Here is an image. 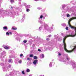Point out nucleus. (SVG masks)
<instances>
[{
	"label": "nucleus",
	"mask_w": 76,
	"mask_h": 76,
	"mask_svg": "<svg viewBox=\"0 0 76 76\" xmlns=\"http://www.w3.org/2000/svg\"><path fill=\"white\" fill-rule=\"evenodd\" d=\"M20 1H21V0H19Z\"/></svg>",
	"instance_id": "50"
},
{
	"label": "nucleus",
	"mask_w": 76,
	"mask_h": 76,
	"mask_svg": "<svg viewBox=\"0 0 76 76\" xmlns=\"http://www.w3.org/2000/svg\"><path fill=\"white\" fill-rule=\"evenodd\" d=\"M33 56H34V55H33V54H31L30 55V57H32Z\"/></svg>",
	"instance_id": "20"
},
{
	"label": "nucleus",
	"mask_w": 76,
	"mask_h": 76,
	"mask_svg": "<svg viewBox=\"0 0 76 76\" xmlns=\"http://www.w3.org/2000/svg\"><path fill=\"white\" fill-rule=\"evenodd\" d=\"M43 1H46V0H41Z\"/></svg>",
	"instance_id": "42"
},
{
	"label": "nucleus",
	"mask_w": 76,
	"mask_h": 76,
	"mask_svg": "<svg viewBox=\"0 0 76 76\" xmlns=\"http://www.w3.org/2000/svg\"><path fill=\"white\" fill-rule=\"evenodd\" d=\"M19 4H20V2H19Z\"/></svg>",
	"instance_id": "52"
},
{
	"label": "nucleus",
	"mask_w": 76,
	"mask_h": 76,
	"mask_svg": "<svg viewBox=\"0 0 76 76\" xmlns=\"http://www.w3.org/2000/svg\"><path fill=\"white\" fill-rule=\"evenodd\" d=\"M16 13H17V12L16 13V12H14L13 13V15H16Z\"/></svg>",
	"instance_id": "27"
},
{
	"label": "nucleus",
	"mask_w": 76,
	"mask_h": 76,
	"mask_svg": "<svg viewBox=\"0 0 76 76\" xmlns=\"http://www.w3.org/2000/svg\"><path fill=\"white\" fill-rule=\"evenodd\" d=\"M12 29L13 30H16L17 29V28H14V27H12Z\"/></svg>",
	"instance_id": "12"
},
{
	"label": "nucleus",
	"mask_w": 76,
	"mask_h": 76,
	"mask_svg": "<svg viewBox=\"0 0 76 76\" xmlns=\"http://www.w3.org/2000/svg\"><path fill=\"white\" fill-rule=\"evenodd\" d=\"M25 15L24 14L23 16V19H25Z\"/></svg>",
	"instance_id": "18"
},
{
	"label": "nucleus",
	"mask_w": 76,
	"mask_h": 76,
	"mask_svg": "<svg viewBox=\"0 0 76 76\" xmlns=\"http://www.w3.org/2000/svg\"><path fill=\"white\" fill-rule=\"evenodd\" d=\"M41 57H44V55L42 54L41 55Z\"/></svg>",
	"instance_id": "15"
},
{
	"label": "nucleus",
	"mask_w": 76,
	"mask_h": 76,
	"mask_svg": "<svg viewBox=\"0 0 76 76\" xmlns=\"http://www.w3.org/2000/svg\"><path fill=\"white\" fill-rule=\"evenodd\" d=\"M25 20V18H22V19L21 20V22H23Z\"/></svg>",
	"instance_id": "9"
},
{
	"label": "nucleus",
	"mask_w": 76,
	"mask_h": 76,
	"mask_svg": "<svg viewBox=\"0 0 76 76\" xmlns=\"http://www.w3.org/2000/svg\"><path fill=\"white\" fill-rule=\"evenodd\" d=\"M64 24H61L62 26H64V25H64Z\"/></svg>",
	"instance_id": "45"
},
{
	"label": "nucleus",
	"mask_w": 76,
	"mask_h": 76,
	"mask_svg": "<svg viewBox=\"0 0 76 76\" xmlns=\"http://www.w3.org/2000/svg\"><path fill=\"white\" fill-rule=\"evenodd\" d=\"M44 15H45V17H48V15L44 13Z\"/></svg>",
	"instance_id": "23"
},
{
	"label": "nucleus",
	"mask_w": 76,
	"mask_h": 76,
	"mask_svg": "<svg viewBox=\"0 0 76 76\" xmlns=\"http://www.w3.org/2000/svg\"><path fill=\"white\" fill-rule=\"evenodd\" d=\"M18 63L20 64H21V63H22V61L21 60L19 61H18Z\"/></svg>",
	"instance_id": "21"
},
{
	"label": "nucleus",
	"mask_w": 76,
	"mask_h": 76,
	"mask_svg": "<svg viewBox=\"0 0 76 76\" xmlns=\"http://www.w3.org/2000/svg\"><path fill=\"white\" fill-rule=\"evenodd\" d=\"M20 57H22L23 56V54H21L20 55Z\"/></svg>",
	"instance_id": "31"
},
{
	"label": "nucleus",
	"mask_w": 76,
	"mask_h": 76,
	"mask_svg": "<svg viewBox=\"0 0 76 76\" xmlns=\"http://www.w3.org/2000/svg\"><path fill=\"white\" fill-rule=\"evenodd\" d=\"M49 66L50 67H52V64L51 63V62H50V64Z\"/></svg>",
	"instance_id": "17"
},
{
	"label": "nucleus",
	"mask_w": 76,
	"mask_h": 76,
	"mask_svg": "<svg viewBox=\"0 0 76 76\" xmlns=\"http://www.w3.org/2000/svg\"><path fill=\"white\" fill-rule=\"evenodd\" d=\"M3 47L4 48L5 50H9V49L10 48V47L8 45L5 46L4 45H3Z\"/></svg>",
	"instance_id": "2"
},
{
	"label": "nucleus",
	"mask_w": 76,
	"mask_h": 76,
	"mask_svg": "<svg viewBox=\"0 0 76 76\" xmlns=\"http://www.w3.org/2000/svg\"><path fill=\"white\" fill-rule=\"evenodd\" d=\"M6 35H8V36H9L10 34L9 33V32H7L6 33Z\"/></svg>",
	"instance_id": "14"
},
{
	"label": "nucleus",
	"mask_w": 76,
	"mask_h": 76,
	"mask_svg": "<svg viewBox=\"0 0 76 76\" xmlns=\"http://www.w3.org/2000/svg\"><path fill=\"white\" fill-rule=\"evenodd\" d=\"M44 25L45 26V29L48 30V31H49V32H50V33H51V32L52 31H53V29H52L51 28H48V27L47 26V24L45 23V22H44Z\"/></svg>",
	"instance_id": "1"
},
{
	"label": "nucleus",
	"mask_w": 76,
	"mask_h": 76,
	"mask_svg": "<svg viewBox=\"0 0 76 76\" xmlns=\"http://www.w3.org/2000/svg\"><path fill=\"white\" fill-rule=\"evenodd\" d=\"M37 61H38V60H35L33 62V64H37Z\"/></svg>",
	"instance_id": "4"
},
{
	"label": "nucleus",
	"mask_w": 76,
	"mask_h": 76,
	"mask_svg": "<svg viewBox=\"0 0 76 76\" xmlns=\"http://www.w3.org/2000/svg\"><path fill=\"white\" fill-rule=\"evenodd\" d=\"M28 8H30V5H28L26 7V9H28Z\"/></svg>",
	"instance_id": "7"
},
{
	"label": "nucleus",
	"mask_w": 76,
	"mask_h": 76,
	"mask_svg": "<svg viewBox=\"0 0 76 76\" xmlns=\"http://www.w3.org/2000/svg\"><path fill=\"white\" fill-rule=\"evenodd\" d=\"M2 50V49L1 48H0V50Z\"/></svg>",
	"instance_id": "47"
},
{
	"label": "nucleus",
	"mask_w": 76,
	"mask_h": 76,
	"mask_svg": "<svg viewBox=\"0 0 76 76\" xmlns=\"http://www.w3.org/2000/svg\"><path fill=\"white\" fill-rule=\"evenodd\" d=\"M13 57L12 55H11L10 56V57Z\"/></svg>",
	"instance_id": "38"
},
{
	"label": "nucleus",
	"mask_w": 76,
	"mask_h": 76,
	"mask_svg": "<svg viewBox=\"0 0 76 76\" xmlns=\"http://www.w3.org/2000/svg\"><path fill=\"white\" fill-rule=\"evenodd\" d=\"M66 16H67V17H69L70 15H69V14H67Z\"/></svg>",
	"instance_id": "26"
},
{
	"label": "nucleus",
	"mask_w": 76,
	"mask_h": 76,
	"mask_svg": "<svg viewBox=\"0 0 76 76\" xmlns=\"http://www.w3.org/2000/svg\"><path fill=\"white\" fill-rule=\"evenodd\" d=\"M24 5L26 6V4L25 3H23Z\"/></svg>",
	"instance_id": "34"
},
{
	"label": "nucleus",
	"mask_w": 76,
	"mask_h": 76,
	"mask_svg": "<svg viewBox=\"0 0 76 76\" xmlns=\"http://www.w3.org/2000/svg\"><path fill=\"white\" fill-rule=\"evenodd\" d=\"M26 10L27 12H29V11L30 10L29 9H26Z\"/></svg>",
	"instance_id": "29"
},
{
	"label": "nucleus",
	"mask_w": 76,
	"mask_h": 76,
	"mask_svg": "<svg viewBox=\"0 0 76 76\" xmlns=\"http://www.w3.org/2000/svg\"><path fill=\"white\" fill-rule=\"evenodd\" d=\"M21 72L22 74H23V75H25V72H24V71H22Z\"/></svg>",
	"instance_id": "24"
},
{
	"label": "nucleus",
	"mask_w": 76,
	"mask_h": 76,
	"mask_svg": "<svg viewBox=\"0 0 76 76\" xmlns=\"http://www.w3.org/2000/svg\"><path fill=\"white\" fill-rule=\"evenodd\" d=\"M39 10H41V9H42V8H40V7H38L37 8Z\"/></svg>",
	"instance_id": "28"
},
{
	"label": "nucleus",
	"mask_w": 76,
	"mask_h": 76,
	"mask_svg": "<svg viewBox=\"0 0 76 76\" xmlns=\"http://www.w3.org/2000/svg\"><path fill=\"white\" fill-rule=\"evenodd\" d=\"M67 60H69V58H67Z\"/></svg>",
	"instance_id": "49"
},
{
	"label": "nucleus",
	"mask_w": 76,
	"mask_h": 76,
	"mask_svg": "<svg viewBox=\"0 0 76 76\" xmlns=\"http://www.w3.org/2000/svg\"><path fill=\"white\" fill-rule=\"evenodd\" d=\"M46 40H47V41H49V40H50V39L48 38L46 39Z\"/></svg>",
	"instance_id": "32"
},
{
	"label": "nucleus",
	"mask_w": 76,
	"mask_h": 76,
	"mask_svg": "<svg viewBox=\"0 0 76 76\" xmlns=\"http://www.w3.org/2000/svg\"><path fill=\"white\" fill-rule=\"evenodd\" d=\"M23 42L24 43H26V42H27V40H24Z\"/></svg>",
	"instance_id": "22"
},
{
	"label": "nucleus",
	"mask_w": 76,
	"mask_h": 76,
	"mask_svg": "<svg viewBox=\"0 0 76 76\" xmlns=\"http://www.w3.org/2000/svg\"><path fill=\"white\" fill-rule=\"evenodd\" d=\"M61 54L60 53H58V56H61Z\"/></svg>",
	"instance_id": "36"
},
{
	"label": "nucleus",
	"mask_w": 76,
	"mask_h": 76,
	"mask_svg": "<svg viewBox=\"0 0 76 76\" xmlns=\"http://www.w3.org/2000/svg\"><path fill=\"white\" fill-rule=\"evenodd\" d=\"M43 17V16L42 15H41L40 17V19H42V18Z\"/></svg>",
	"instance_id": "25"
},
{
	"label": "nucleus",
	"mask_w": 76,
	"mask_h": 76,
	"mask_svg": "<svg viewBox=\"0 0 76 76\" xmlns=\"http://www.w3.org/2000/svg\"><path fill=\"white\" fill-rule=\"evenodd\" d=\"M35 1H38V0H34Z\"/></svg>",
	"instance_id": "43"
},
{
	"label": "nucleus",
	"mask_w": 76,
	"mask_h": 76,
	"mask_svg": "<svg viewBox=\"0 0 76 76\" xmlns=\"http://www.w3.org/2000/svg\"><path fill=\"white\" fill-rule=\"evenodd\" d=\"M66 6L65 5V4H63L62 5V8L63 9H64L65 7H66Z\"/></svg>",
	"instance_id": "13"
},
{
	"label": "nucleus",
	"mask_w": 76,
	"mask_h": 76,
	"mask_svg": "<svg viewBox=\"0 0 76 76\" xmlns=\"http://www.w3.org/2000/svg\"><path fill=\"white\" fill-rule=\"evenodd\" d=\"M43 19H45V17H43Z\"/></svg>",
	"instance_id": "44"
},
{
	"label": "nucleus",
	"mask_w": 76,
	"mask_h": 76,
	"mask_svg": "<svg viewBox=\"0 0 76 76\" xmlns=\"http://www.w3.org/2000/svg\"><path fill=\"white\" fill-rule=\"evenodd\" d=\"M40 23H41V24L42 23V21H39Z\"/></svg>",
	"instance_id": "39"
},
{
	"label": "nucleus",
	"mask_w": 76,
	"mask_h": 76,
	"mask_svg": "<svg viewBox=\"0 0 76 76\" xmlns=\"http://www.w3.org/2000/svg\"><path fill=\"white\" fill-rule=\"evenodd\" d=\"M38 51H41V50H40V49H38Z\"/></svg>",
	"instance_id": "40"
},
{
	"label": "nucleus",
	"mask_w": 76,
	"mask_h": 76,
	"mask_svg": "<svg viewBox=\"0 0 76 76\" xmlns=\"http://www.w3.org/2000/svg\"><path fill=\"white\" fill-rule=\"evenodd\" d=\"M6 52L5 51H3L1 54V56L0 57H4L5 56H6Z\"/></svg>",
	"instance_id": "3"
},
{
	"label": "nucleus",
	"mask_w": 76,
	"mask_h": 76,
	"mask_svg": "<svg viewBox=\"0 0 76 76\" xmlns=\"http://www.w3.org/2000/svg\"><path fill=\"white\" fill-rule=\"evenodd\" d=\"M32 58H27V60H31Z\"/></svg>",
	"instance_id": "16"
},
{
	"label": "nucleus",
	"mask_w": 76,
	"mask_h": 76,
	"mask_svg": "<svg viewBox=\"0 0 76 76\" xmlns=\"http://www.w3.org/2000/svg\"><path fill=\"white\" fill-rule=\"evenodd\" d=\"M11 8L12 9H13V7H11Z\"/></svg>",
	"instance_id": "48"
},
{
	"label": "nucleus",
	"mask_w": 76,
	"mask_h": 76,
	"mask_svg": "<svg viewBox=\"0 0 76 76\" xmlns=\"http://www.w3.org/2000/svg\"><path fill=\"white\" fill-rule=\"evenodd\" d=\"M3 29L5 30H7V27L6 26L4 27H3Z\"/></svg>",
	"instance_id": "6"
},
{
	"label": "nucleus",
	"mask_w": 76,
	"mask_h": 76,
	"mask_svg": "<svg viewBox=\"0 0 76 76\" xmlns=\"http://www.w3.org/2000/svg\"><path fill=\"white\" fill-rule=\"evenodd\" d=\"M12 60V59H10L9 60V61L10 62H11V61Z\"/></svg>",
	"instance_id": "30"
},
{
	"label": "nucleus",
	"mask_w": 76,
	"mask_h": 76,
	"mask_svg": "<svg viewBox=\"0 0 76 76\" xmlns=\"http://www.w3.org/2000/svg\"><path fill=\"white\" fill-rule=\"evenodd\" d=\"M62 40V39H61V38H59L58 39V41H61Z\"/></svg>",
	"instance_id": "11"
},
{
	"label": "nucleus",
	"mask_w": 76,
	"mask_h": 76,
	"mask_svg": "<svg viewBox=\"0 0 76 76\" xmlns=\"http://www.w3.org/2000/svg\"><path fill=\"white\" fill-rule=\"evenodd\" d=\"M9 34H10V35H12V32H9Z\"/></svg>",
	"instance_id": "35"
},
{
	"label": "nucleus",
	"mask_w": 76,
	"mask_h": 76,
	"mask_svg": "<svg viewBox=\"0 0 76 76\" xmlns=\"http://www.w3.org/2000/svg\"><path fill=\"white\" fill-rule=\"evenodd\" d=\"M34 57H37L36 56H34Z\"/></svg>",
	"instance_id": "46"
},
{
	"label": "nucleus",
	"mask_w": 76,
	"mask_h": 76,
	"mask_svg": "<svg viewBox=\"0 0 76 76\" xmlns=\"http://www.w3.org/2000/svg\"><path fill=\"white\" fill-rule=\"evenodd\" d=\"M26 72H30V70L28 69H27L26 70Z\"/></svg>",
	"instance_id": "8"
},
{
	"label": "nucleus",
	"mask_w": 76,
	"mask_h": 76,
	"mask_svg": "<svg viewBox=\"0 0 76 76\" xmlns=\"http://www.w3.org/2000/svg\"><path fill=\"white\" fill-rule=\"evenodd\" d=\"M10 1L11 3H14V2L15 1L14 0H10Z\"/></svg>",
	"instance_id": "10"
},
{
	"label": "nucleus",
	"mask_w": 76,
	"mask_h": 76,
	"mask_svg": "<svg viewBox=\"0 0 76 76\" xmlns=\"http://www.w3.org/2000/svg\"><path fill=\"white\" fill-rule=\"evenodd\" d=\"M34 59L37 60V59H38V58L37 57H34Z\"/></svg>",
	"instance_id": "33"
},
{
	"label": "nucleus",
	"mask_w": 76,
	"mask_h": 76,
	"mask_svg": "<svg viewBox=\"0 0 76 76\" xmlns=\"http://www.w3.org/2000/svg\"><path fill=\"white\" fill-rule=\"evenodd\" d=\"M65 29L67 30H69V27H66Z\"/></svg>",
	"instance_id": "19"
},
{
	"label": "nucleus",
	"mask_w": 76,
	"mask_h": 76,
	"mask_svg": "<svg viewBox=\"0 0 76 76\" xmlns=\"http://www.w3.org/2000/svg\"><path fill=\"white\" fill-rule=\"evenodd\" d=\"M9 67L10 68V67H11V65H9Z\"/></svg>",
	"instance_id": "41"
},
{
	"label": "nucleus",
	"mask_w": 76,
	"mask_h": 76,
	"mask_svg": "<svg viewBox=\"0 0 76 76\" xmlns=\"http://www.w3.org/2000/svg\"><path fill=\"white\" fill-rule=\"evenodd\" d=\"M51 37V35H48V37Z\"/></svg>",
	"instance_id": "37"
},
{
	"label": "nucleus",
	"mask_w": 76,
	"mask_h": 76,
	"mask_svg": "<svg viewBox=\"0 0 76 76\" xmlns=\"http://www.w3.org/2000/svg\"><path fill=\"white\" fill-rule=\"evenodd\" d=\"M42 29V26H40L39 28V30L40 31Z\"/></svg>",
	"instance_id": "5"
},
{
	"label": "nucleus",
	"mask_w": 76,
	"mask_h": 76,
	"mask_svg": "<svg viewBox=\"0 0 76 76\" xmlns=\"http://www.w3.org/2000/svg\"><path fill=\"white\" fill-rule=\"evenodd\" d=\"M54 37H56V35H54Z\"/></svg>",
	"instance_id": "51"
}]
</instances>
